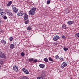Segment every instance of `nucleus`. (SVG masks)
I'll use <instances>...</instances> for the list:
<instances>
[{
    "instance_id": "19",
    "label": "nucleus",
    "mask_w": 79,
    "mask_h": 79,
    "mask_svg": "<svg viewBox=\"0 0 79 79\" xmlns=\"http://www.w3.org/2000/svg\"><path fill=\"white\" fill-rule=\"evenodd\" d=\"M2 17L4 19H7V17H6V16L5 15H2Z\"/></svg>"
},
{
    "instance_id": "4",
    "label": "nucleus",
    "mask_w": 79,
    "mask_h": 79,
    "mask_svg": "<svg viewBox=\"0 0 79 79\" xmlns=\"http://www.w3.org/2000/svg\"><path fill=\"white\" fill-rule=\"evenodd\" d=\"M67 65H68V64H67L66 62H63L61 65V68L62 69H63V68H65L66 66H67Z\"/></svg>"
},
{
    "instance_id": "22",
    "label": "nucleus",
    "mask_w": 79,
    "mask_h": 79,
    "mask_svg": "<svg viewBox=\"0 0 79 79\" xmlns=\"http://www.w3.org/2000/svg\"><path fill=\"white\" fill-rule=\"evenodd\" d=\"M48 60L49 61H53V60L50 57H49Z\"/></svg>"
},
{
    "instance_id": "33",
    "label": "nucleus",
    "mask_w": 79,
    "mask_h": 79,
    "mask_svg": "<svg viewBox=\"0 0 79 79\" xmlns=\"http://www.w3.org/2000/svg\"><path fill=\"white\" fill-rule=\"evenodd\" d=\"M50 0H48L47 1V4L48 5H49V4H50Z\"/></svg>"
},
{
    "instance_id": "13",
    "label": "nucleus",
    "mask_w": 79,
    "mask_h": 79,
    "mask_svg": "<svg viewBox=\"0 0 79 79\" xmlns=\"http://www.w3.org/2000/svg\"><path fill=\"white\" fill-rule=\"evenodd\" d=\"M24 18L25 20H27L28 19V15L26 14H25L24 16Z\"/></svg>"
},
{
    "instance_id": "7",
    "label": "nucleus",
    "mask_w": 79,
    "mask_h": 79,
    "mask_svg": "<svg viewBox=\"0 0 79 79\" xmlns=\"http://www.w3.org/2000/svg\"><path fill=\"white\" fill-rule=\"evenodd\" d=\"M2 16L3 15H6V13L3 12V10L2 9H0V15Z\"/></svg>"
},
{
    "instance_id": "36",
    "label": "nucleus",
    "mask_w": 79,
    "mask_h": 79,
    "mask_svg": "<svg viewBox=\"0 0 79 79\" xmlns=\"http://www.w3.org/2000/svg\"><path fill=\"white\" fill-rule=\"evenodd\" d=\"M34 63H37V60L35 59L33 60Z\"/></svg>"
},
{
    "instance_id": "8",
    "label": "nucleus",
    "mask_w": 79,
    "mask_h": 79,
    "mask_svg": "<svg viewBox=\"0 0 79 79\" xmlns=\"http://www.w3.org/2000/svg\"><path fill=\"white\" fill-rule=\"evenodd\" d=\"M7 13L9 16H13V14L9 10H8L7 12Z\"/></svg>"
},
{
    "instance_id": "12",
    "label": "nucleus",
    "mask_w": 79,
    "mask_h": 79,
    "mask_svg": "<svg viewBox=\"0 0 79 79\" xmlns=\"http://www.w3.org/2000/svg\"><path fill=\"white\" fill-rule=\"evenodd\" d=\"M12 2L11 1H9L6 4V6L7 7H10L11 4H12Z\"/></svg>"
},
{
    "instance_id": "2",
    "label": "nucleus",
    "mask_w": 79,
    "mask_h": 79,
    "mask_svg": "<svg viewBox=\"0 0 79 79\" xmlns=\"http://www.w3.org/2000/svg\"><path fill=\"white\" fill-rule=\"evenodd\" d=\"M11 6L13 12L15 13H17L18 11V8L15 7V6L13 5H12Z\"/></svg>"
},
{
    "instance_id": "30",
    "label": "nucleus",
    "mask_w": 79,
    "mask_h": 79,
    "mask_svg": "<svg viewBox=\"0 0 79 79\" xmlns=\"http://www.w3.org/2000/svg\"><path fill=\"white\" fill-rule=\"evenodd\" d=\"M29 21L28 20H27L26 21H25L24 22V23L25 24H28L29 23Z\"/></svg>"
},
{
    "instance_id": "15",
    "label": "nucleus",
    "mask_w": 79,
    "mask_h": 79,
    "mask_svg": "<svg viewBox=\"0 0 79 79\" xmlns=\"http://www.w3.org/2000/svg\"><path fill=\"white\" fill-rule=\"evenodd\" d=\"M39 66L41 68H44L45 67L44 64H41L39 65Z\"/></svg>"
},
{
    "instance_id": "27",
    "label": "nucleus",
    "mask_w": 79,
    "mask_h": 79,
    "mask_svg": "<svg viewBox=\"0 0 79 79\" xmlns=\"http://www.w3.org/2000/svg\"><path fill=\"white\" fill-rule=\"evenodd\" d=\"M44 60L45 62H48V59H47V57L45 58Z\"/></svg>"
},
{
    "instance_id": "11",
    "label": "nucleus",
    "mask_w": 79,
    "mask_h": 79,
    "mask_svg": "<svg viewBox=\"0 0 79 79\" xmlns=\"http://www.w3.org/2000/svg\"><path fill=\"white\" fill-rule=\"evenodd\" d=\"M18 15L19 16H23L24 15V12L23 11H19Z\"/></svg>"
},
{
    "instance_id": "23",
    "label": "nucleus",
    "mask_w": 79,
    "mask_h": 79,
    "mask_svg": "<svg viewBox=\"0 0 79 79\" xmlns=\"http://www.w3.org/2000/svg\"><path fill=\"white\" fill-rule=\"evenodd\" d=\"M28 60L30 62H31L33 60H34V59L33 58H30V59H29Z\"/></svg>"
},
{
    "instance_id": "1",
    "label": "nucleus",
    "mask_w": 79,
    "mask_h": 79,
    "mask_svg": "<svg viewBox=\"0 0 79 79\" xmlns=\"http://www.w3.org/2000/svg\"><path fill=\"white\" fill-rule=\"evenodd\" d=\"M37 10V8L35 7H32L31 8V9L30 10L29 12V15H34L35 13V11Z\"/></svg>"
},
{
    "instance_id": "17",
    "label": "nucleus",
    "mask_w": 79,
    "mask_h": 79,
    "mask_svg": "<svg viewBox=\"0 0 79 79\" xmlns=\"http://www.w3.org/2000/svg\"><path fill=\"white\" fill-rule=\"evenodd\" d=\"M62 28H63L64 29H66V28H67V27H66V25L63 24L62 25Z\"/></svg>"
},
{
    "instance_id": "34",
    "label": "nucleus",
    "mask_w": 79,
    "mask_h": 79,
    "mask_svg": "<svg viewBox=\"0 0 79 79\" xmlns=\"http://www.w3.org/2000/svg\"><path fill=\"white\" fill-rule=\"evenodd\" d=\"M3 64V61L0 60V66Z\"/></svg>"
},
{
    "instance_id": "9",
    "label": "nucleus",
    "mask_w": 79,
    "mask_h": 79,
    "mask_svg": "<svg viewBox=\"0 0 79 79\" xmlns=\"http://www.w3.org/2000/svg\"><path fill=\"white\" fill-rule=\"evenodd\" d=\"M13 69L15 71L17 72L18 71V67L16 65H14L13 66Z\"/></svg>"
},
{
    "instance_id": "18",
    "label": "nucleus",
    "mask_w": 79,
    "mask_h": 79,
    "mask_svg": "<svg viewBox=\"0 0 79 79\" xmlns=\"http://www.w3.org/2000/svg\"><path fill=\"white\" fill-rule=\"evenodd\" d=\"M21 79H29V78L27 77L23 76V77H22Z\"/></svg>"
},
{
    "instance_id": "28",
    "label": "nucleus",
    "mask_w": 79,
    "mask_h": 79,
    "mask_svg": "<svg viewBox=\"0 0 79 79\" xmlns=\"http://www.w3.org/2000/svg\"><path fill=\"white\" fill-rule=\"evenodd\" d=\"M59 59L60 60H61V61H64V60H63V57L61 56L60 57H59Z\"/></svg>"
},
{
    "instance_id": "35",
    "label": "nucleus",
    "mask_w": 79,
    "mask_h": 79,
    "mask_svg": "<svg viewBox=\"0 0 79 79\" xmlns=\"http://www.w3.org/2000/svg\"><path fill=\"white\" fill-rule=\"evenodd\" d=\"M62 39H65L66 38L65 36L64 35H63L61 36Z\"/></svg>"
},
{
    "instance_id": "24",
    "label": "nucleus",
    "mask_w": 79,
    "mask_h": 79,
    "mask_svg": "<svg viewBox=\"0 0 79 79\" xmlns=\"http://www.w3.org/2000/svg\"><path fill=\"white\" fill-rule=\"evenodd\" d=\"M37 79H44V77H38L37 78Z\"/></svg>"
},
{
    "instance_id": "14",
    "label": "nucleus",
    "mask_w": 79,
    "mask_h": 79,
    "mask_svg": "<svg viewBox=\"0 0 79 79\" xmlns=\"http://www.w3.org/2000/svg\"><path fill=\"white\" fill-rule=\"evenodd\" d=\"M15 47V45L13 44H10V47L11 49H13L14 48V47Z\"/></svg>"
},
{
    "instance_id": "26",
    "label": "nucleus",
    "mask_w": 79,
    "mask_h": 79,
    "mask_svg": "<svg viewBox=\"0 0 79 79\" xmlns=\"http://www.w3.org/2000/svg\"><path fill=\"white\" fill-rule=\"evenodd\" d=\"M55 58L57 60H58V59H59V56H58V55H56L55 56Z\"/></svg>"
},
{
    "instance_id": "20",
    "label": "nucleus",
    "mask_w": 79,
    "mask_h": 79,
    "mask_svg": "<svg viewBox=\"0 0 79 79\" xmlns=\"http://www.w3.org/2000/svg\"><path fill=\"white\" fill-rule=\"evenodd\" d=\"M75 36L77 38H79V33H77L75 35Z\"/></svg>"
},
{
    "instance_id": "29",
    "label": "nucleus",
    "mask_w": 79,
    "mask_h": 79,
    "mask_svg": "<svg viewBox=\"0 0 79 79\" xmlns=\"http://www.w3.org/2000/svg\"><path fill=\"white\" fill-rule=\"evenodd\" d=\"M45 74L44 73H42L41 75V76H40L41 77H45Z\"/></svg>"
},
{
    "instance_id": "5",
    "label": "nucleus",
    "mask_w": 79,
    "mask_h": 79,
    "mask_svg": "<svg viewBox=\"0 0 79 79\" xmlns=\"http://www.w3.org/2000/svg\"><path fill=\"white\" fill-rule=\"evenodd\" d=\"M22 71L25 73V74H29V71L27 70L24 68H23L22 69Z\"/></svg>"
},
{
    "instance_id": "3",
    "label": "nucleus",
    "mask_w": 79,
    "mask_h": 79,
    "mask_svg": "<svg viewBox=\"0 0 79 79\" xmlns=\"http://www.w3.org/2000/svg\"><path fill=\"white\" fill-rule=\"evenodd\" d=\"M0 58H6L5 54L1 51H0Z\"/></svg>"
},
{
    "instance_id": "32",
    "label": "nucleus",
    "mask_w": 79,
    "mask_h": 79,
    "mask_svg": "<svg viewBox=\"0 0 79 79\" xmlns=\"http://www.w3.org/2000/svg\"><path fill=\"white\" fill-rule=\"evenodd\" d=\"M24 53L23 52L21 53V56H24Z\"/></svg>"
},
{
    "instance_id": "10",
    "label": "nucleus",
    "mask_w": 79,
    "mask_h": 79,
    "mask_svg": "<svg viewBox=\"0 0 79 79\" xmlns=\"http://www.w3.org/2000/svg\"><path fill=\"white\" fill-rule=\"evenodd\" d=\"M73 23H74V21H69L67 23V24H68V25H71V24H73Z\"/></svg>"
},
{
    "instance_id": "16",
    "label": "nucleus",
    "mask_w": 79,
    "mask_h": 79,
    "mask_svg": "<svg viewBox=\"0 0 79 79\" xmlns=\"http://www.w3.org/2000/svg\"><path fill=\"white\" fill-rule=\"evenodd\" d=\"M1 43L3 45H5V44H6V42L5 41V40H1Z\"/></svg>"
},
{
    "instance_id": "21",
    "label": "nucleus",
    "mask_w": 79,
    "mask_h": 79,
    "mask_svg": "<svg viewBox=\"0 0 79 79\" xmlns=\"http://www.w3.org/2000/svg\"><path fill=\"white\" fill-rule=\"evenodd\" d=\"M63 50H64V51H67L68 50V48L64 47L63 48Z\"/></svg>"
},
{
    "instance_id": "25",
    "label": "nucleus",
    "mask_w": 79,
    "mask_h": 79,
    "mask_svg": "<svg viewBox=\"0 0 79 79\" xmlns=\"http://www.w3.org/2000/svg\"><path fill=\"white\" fill-rule=\"evenodd\" d=\"M13 38L12 36H10L9 38V40L10 41H13Z\"/></svg>"
},
{
    "instance_id": "37",
    "label": "nucleus",
    "mask_w": 79,
    "mask_h": 79,
    "mask_svg": "<svg viewBox=\"0 0 79 79\" xmlns=\"http://www.w3.org/2000/svg\"><path fill=\"white\" fill-rule=\"evenodd\" d=\"M0 67H1L0 66Z\"/></svg>"
},
{
    "instance_id": "31",
    "label": "nucleus",
    "mask_w": 79,
    "mask_h": 79,
    "mask_svg": "<svg viewBox=\"0 0 79 79\" xmlns=\"http://www.w3.org/2000/svg\"><path fill=\"white\" fill-rule=\"evenodd\" d=\"M31 27H28L27 28V30H28V31H30L31 29Z\"/></svg>"
},
{
    "instance_id": "6",
    "label": "nucleus",
    "mask_w": 79,
    "mask_h": 79,
    "mask_svg": "<svg viewBox=\"0 0 79 79\" xmlns=\"http://www.w3.org/2000/svg\"><path fill=\"white\" fill-rule=\"evenodd\" d=\"M60 38V37L58 35L54 36V37L53 38V40L54 41H56L57 40H58Z\"/></svg>"
}]
</instances>
